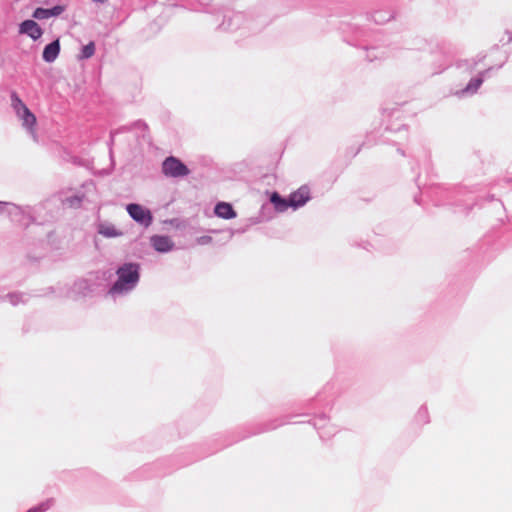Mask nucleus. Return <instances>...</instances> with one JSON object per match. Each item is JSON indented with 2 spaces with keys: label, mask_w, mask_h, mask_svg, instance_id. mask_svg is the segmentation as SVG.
I'll use <instances>...</instances> for the list:
<instances>
[{
  "label": "nucleus",
  "mask_w": 512,
  "mask_h": 512,
  "mask_svg": "<svg viewBox=\"0 0 512 512\" xmlns=\"http://www.w3.org/2000/svg\"><path fill=\"white\" fill-rule=\"evenodd\" d=\"M116 280L109 285L106 297L117 300L130 295L138 286L141 278V265L138 262H124L115 269Z\"/></svg>",
  "instance_id": "obj_1"
},
{
  "label": "nucleus",
  "mask_w": 512,
  "mask_h": 512,
  "mask_svg": "<svg viewBox=\"0 0 512 512\" xmlns=\"http://www.w3.org/2000/svg\"><path fill=\"white\" fill-rule=\"evenodd\" d=\"M109 270H97L88 273L85 277L74 281L71 292L82 298L94 297L102 293L106 294L111 278Z\"/></svg>",
  "instance_id": "obj_2"
},
{
  "label": "nucleus",
  "mask_w": 512,
  "mask_h": 512,
  "mask_svg": "<svg viewBox=\"0 0 512 512\" xmlns=\"http://www.w3.org/2000/svg\"><path fill=\"white\" fill-rule=\"evenodd\" d=\"M439 190V194L441 195V199L438 201V205L440 204H452L458 207L463 208L465 213H468L474 205L478 204L480 196L476 195L479 191L478 186H473L468 189L466 187H460L453 191L437 188Z\"/></svg>",
  "instance_id": "obj_3"
},
{
  "label": "nucleus",
  "mask_w": 512,
  "mask_h": 512,
  "mask_svg": "<svg viewBox=\"0 0 512 512\" xmlns=\"http://www.w3.org/2000/svg\"><path fill=\"white\" fill-rule=\"evenodd\" d=\"M11 107L18 120L21 121L22 127L27 131V133L33 138L34 141H37L38 136L35 129L37 124L36 116L19 98L16 92L11 93Z\"/></svg>",
  "instance_id": "obj_4"
},
{
  "label": "nucleus",
  "mask_w": 512,
  "mask_h": 512,
  "mask_svg": "<svg viewBox=\"0 0 512 512\" xmlns=\"http://www.w3.org/2000/svg\"><path fill=\"white\" fill-rule=\"evenodd\" d=\"M43 208L44 204H40L33 209L29 208L28 211H24L15 204L2 201V217L7 216L11 222L22 227H28L36 220L33 214H39Z\"/></svg>",
  "instance_id": "obj_5"
},
{
  "label": "nucleus",
  "mask_w": 512,
  "mask_h": 512,
  "mask_svg": "<svg viewBox=\"0 0 512 512\" xmlns=\"http://www.w3.org/2000/svg\"><path fill=\"white\" fill-rule=\"evenodd\" d=\"M162 172L165 176L180 178L190 174V170L179 158L169 156L162 162Z\"/></svg>",
  "instance_id": "obj_6"
},
{
  "label": "nucleus",
  "mask_w": 512,
  "mask_h": 512,
  "mask_svg": "<svg viewBox=\"0 0 512 512\" xmlns=\"http://www.w3.org/2000/svg\"><path fill=\"white\" fill-rule=\"evenodd\" d=\"M129 216L143 227H149L153 222V216L149 209L137 203H130L126 206Z\"/></svg>",
  "instance_id": "obj_7"
},
{
  "label": "nucleus",
  "mask_w": 512,
  "mask_h": 512,
  "mask_svg": "<svg viewBox=\"0 0 512 512\" xmlns=\"http://www.w3.org/2000/svg\"><path fill=\"white\" fill-rule=\"evenodd\" d=\"M493 67H489L488 69H485L481 71L478 76L471 78L470 81L467 83V85L457 92L458 96H465V95H473L475 94L478 89L483 84L485 78L489 75V73L493 70Z\"/></svg>",
  "instance_id": "obj_8"
},
{
  "label": "nucleus",
  "mask_w": 512,
  "mask_h": 512,
  "mask_svg": "<svg viewBox=\"0 0 512 512\" xmlns=\"http://www.w3.org/2000/svg\"><path fill=\"white\" fill-rule=\"evenodd\" d=\"M310 189L303 185L298 190L292 192L289 196V203L294 210L303 207L310 200Z\"/></svg>",
  "instance_id": "obj_9"
},
{
  "label": "nucleus",
  "mask_w": 512,
  "mask_h": 512,
  "mask_svg": "<svg viewBox=\"0 0 512 512\" xmlns=\"http://www.w3.org/2000/svg\"><path fill=\"white\" fill-rule=\"evenodd\" d=\"M19 33L27 35L28 37L36 41L43 35V29L36 21L32 19H27L20 23Z\"/></svg>",
  "instance_id": "obj_10"
},
{
  "label": "nucleus",
  "mask_w": 512,
  "mask_h": 512,
  "mask_svg": "<svg viewBox=\"0 0 512 512\" xmlns=\"http://www.w3.org/2000/svg\"><path fill=\"white\" fill-rule=\"evenodd\" d=\"M313 425L318 430L319 436L322 439H328L337 432L336 428L328 423L324 414L315 418Z\"/></svg>",
  "instance_id": "obj_11"
},
{
  "label": "nucleus",
  "mask_w": 512,
  "mask_h": 512,
  "mask_svg": "<svg viewBox=\"0 0 512 512\" xmlns=\"http://www.w3.org/2000/svg\"><path fill=\"white\" fill-rule=\"evenodd\" d=\"M96 231L104 238H117L123 235L121 230H118L112 223L108 221H98L96 223Z\"/></svg>",
  "instance_id": "obj_12"
},
{
  "label": "nucleus",
  "mask_w": 512,
  "mask_h": 512,
  "mask_svg": "<svg viewBox=\"0 0 512 512\" xmlns=\"http://www.w3.org/2000/svg\"><path fill=\"white\" fill-rule=\"evenodd\" d=\"M65 11L63 5H55L51 8L38 7L33 11V18L38 20L48 19L51 17H57Z\"/></svg>",
  "instance_id": "obj_13"
},
{
  "label": "nucleus",
  "mask_w": 512,
  "mask_h": 512,
  "mask_svg": "<svg viewBox=\"0 0 512 512\" xmlns=\"http://www.w3.org/2000/svg\"><path fill=\"white\" fill-rule=\"evenodd\" d=\"M151 244L153 248L160 253H167L174 248L173 241L164 235H154L151 237Z\"/></svg>",
  "instance_id": "obj_14"
},
{
  "label": "nucleus",
  "mask_w": 512,
  "mask_h": 512,
  "mask_svg": "<svg viewBox=\"0 0 512 512\" xmlns=\"http://www.w3.org/2000/svg\"><path fill=\"white\" fill-rule=\"evenodd\" d=\"M214 214L222 219L230 220L237 216L233 205L229 202L220 201L214 206Z\"/></svg>",
  "instance_id": "obj_15"
},
{
  "label": "nucleus",
  "mask_w": 512,
  "mask_h": 512,
  "mask_svg": "<svg viewBox=\"0 0 512 512\" xmlns=\"http://www.w3.org/2000/svg\"><path fill=\"white\" fill-rule=\"evenodd\" d=\"M60 53V41L55 39L48 43L42 52V59L47 63L54 62Z\"/></svg>",
  "instance_id": "obj_16"
},
{
  "label": "nucleus",
  "mask_w": 512,
  "mask_h": 512,
  "mask_svg": "<svg viewBox=\"0 0 512 512\" xmlns=\"http://www.w3.org/2000/svg\"><path fill=\"white\" fill-rule=\"evenodd\" d=\"M269 200L277 212H285L288 208H291L288 197H283L277 191L270 194Z\"/></svg>",
  "instance_id": "obj_17"
},
{
  "label": "nucleus",
  "mask_w": 512,
  "mask_h": 512,
  "mask_svg": "<svg viewBox=\"0 0 512 512\" xmlns=\"http://www.w3.org/2000/svg\"><path fill=\"white\" fill-rule=\"evenodd\" d=\"M485 58H486L485 54L479 53L474 58L459 61L457 64V67L465 68L466 70L473 71L479 63L484 61Z\"/></svg>",
  "instance_id": "obj_18"
},
{
  "label": "nucleus",
  "mask_w": 512,
  "mask_h": 512,
  "mask_svg": "<svg viewBox=\"0 0 512 512\" xmlns=\"http://www.w3.org/2000/svg\"><path fill=\"white\" fill-rule=\"evenodd\" d=\"M243 15L242 13H234L231 17H224V21L221 24V27L226 30H232L238 28L239 23L242 21Z\"/></svg>",
  "instance_id": "obj_19"
},
{
  "label": "nucleus",
  "mask_w": 512,
  "mask_h": 512,
  "mask_svg": "<svg viewBox=\"0 0 512 512\" xmlns=\"http://www.w3.org/2000/svg\"><path fill=\"white\" fill-rule=\"evenodd\" d=\"M394 18V14L386 10H378L372 14V19L376 24H385Z\"/></svg>",
  "instance_id": "obj_20"
},
{
  "label": "nucleus",
  "mask_w": 512,
  "mask_h": 512,
  "mask_svg": "<svg viewBox=\"0 0 512 512\" xmlns=\"http://www.w3.org/2000/svg\"><path fill=\"white\" fill-rule=\"evenodd\" d=\"M385 131L388 133L397 134L398 139H404L407 136V127L403 123H398L396 125H387L385 127Z\"/></svg>",
  "instance_id": "obj_21"
},
{
  "label": "nucleus",
  "mask_w": 512,
  "mask_h": 512,
  "mask_svg": "<svg viewBox=\"0 0 512 512\" xmlns=\"http://www.w3.org/2000/svg\"><path fill=\"white\" fill-rule=\"evenodd\" d=\"M415 422L419 425H425L430 422V415L426 405H422L418 409L415 415Z\"/></svg>",
  "instance_id": "obj_22"
},
{
  "label": "nucleus",
  "mask_w": 512,
  "mask_h": 512,
  "mask_svg": "<svg viewBox=\"0 0 512 512\" xmlns=\"http://www.w3.org/2000/svg\"><path fill=\"white\" fill-rule=\"evenodd\" d=\"M95 49V43L93 41H90L88 44L82 47L79 59L84 60L91 58L95 53Z\"/></svg>",
  "instance_id": "obj_23"
},
{
  "label": "nucleus",
  "mask_w": 512,
  "mask_h": 512,
  "mask_svg": "<svg viewBox=\"0 0 512 512\" xmlns=\"http://www.w3.org/2000/svg\"><path fill=\"white\" fill-rule=\"evenodd\" d=\"M83 198L84 196L81 195H73V196H69V197H66L65 200H64V204L70 208H79L82 201H83Z\"/></svg>",
  "instance_id": "obj_24"
},
{
  "label": "nucleus",
  "mask_w": 512,
  "mask_h": 512,
  "mask_svg": "<svg viewBox=\"0 0 512 512\" xmlns=\"http://www.w3.org/2000/svg\"><path fill=\"white\" fill-rule=\"evenodd\" d=\"M285 423H287V421H285V420H281V421L275 420V421H273L271 423L263 425L262 427H260L256 431L252 432V434H257V433H262V432L270 431V430L276 429L277 427H279V426H281V425H283Z\"/></svg>",
  "instance_id": "obj_25"
},
{
  "label": "nucleus",
  "mask_w": 512,
  "mask_h": 512,
  "mask_svg": "<svg viewBox=\"0 0 512 512\" xmlns=\"http://www.w3.org/2000/svg\"><path fill=\"white\" fill-rule=\"evenodd\" d=\"M132 131V127H130V125H125V126H121L115 130H112L110 132V140H109V143L108 145L111 147L114 143V138L117 134L119 133H126V132H130Z\"/></svg>",
  "instance_id": "obj_26"
},
{
  "label": "nucleus",
  "mask_w": 512,
  "mask_h": 512,
  "mask_svg": "<svg viewBox=\"0 0 512 512\" xmlns=\"http://www.w3.org/2000/svg\"><path fill=\"white\" fill-rule=\"evenodd\" d=\"M24 295L21 293H8L5 298L9 300L11 305L15 306L20 302H24L23 300Z\"/></svg>",
  "instance_id": "obj_27"
},
{
  "label": "nucleus",
  "mask_w": 512,
  "mask_h": 512,
  "mask_svg": "<svg viewBox=\"0 0 512 512\" xmlns=\"http://www.w3.org/2000/svg\"><path fill=\"white\" fill-rule=\"evenodd\" d=\"M450 63H451V58L447 55H444L443 56V61L441 62L440 66L438 67V69H436L434 71V73L438 74V73H441L442 71H444L447 67L450 66Z\"/></svg>",
  "instance_id": "obj_28"
},
{
  "label": "nucleus",
  "mask_w": 512,
  "mask_h": 512,
  "mask_svg": "<svg viewBox=\"0 0 512 512\" xmlns=\"http://www.w3.org/2000/svg\"><path fill=\"white\" fill-rule=\"evenodd\" d=\"M49 509L48 502L40 503L39 505L30 508L27 512H45Z\"/></svg>",
  "instance_id": "obj_29"
},
{
  "label": "nucleus",
  "mask_w": 512,
  "mask_h": 512,
  "mask_svg": "<svg viewBox=\"0 0 512 512\" xmlns=\"http://www.w3.org/2000/svg\"><path fill=\"white\" fill-rule=\"evenodd\" d=\"M130 127H132V130L134 129H141V130H147L148 126L143 120H136L133 123L130 124Z\"/></svg>",
  "instance_id": "obj_30"
},
{
  "label": "nucleus",
  "mask_w": 512,
  "mask_h": 512,
  "mask_svg": "<svg viewBox=\"0 0 512 512\" xmlns=\"http://www.w3.org/2000/svg\"><path fill=\"white\" fill-rule=\"evenodd\" d=\"M499 184H501V185H504V184H505V185H510V184H512V178H511V177H505V178H503V179L499 182Z\"/></svg>",
  "instance_id": "obj_31"
},
{
  "label": "nucleus",
  "mask_w": 512,
  "mask_h": 512,
  "mask_svg": "<svg viewBox=\"0 0 512 512\" xmlns=\"http://www.w3.org/2000/svg\"><path fill=\"white\" fill-rule=\"evenodd\" d=\"M505 34L508 36V40L506 41V43L512 42V32L506 31Z\"/></svg>",
  "instance_id": "obj_32"
},
{
  "label": "nucleus",
  "mask_w": 512,
  "mask_h": 512,
  "mask_svg": "<svg viewBox=\"0 0 512 512\" xmlns=\"http://www.w3.org/2000/svg\"><path fill=\"white\" fill-rule=\"evenodd\" d=\"M210 239H211L210 237H207V238H204V237H203V238H201V243H202V244H203V243H206V242H207V240H210Z\"/></svg>",
  "instance_id": "obj_33"
},
{
  "label": "nucleus",
  "mask_w": 512,
  "mask_h": 512,
  "mask_svg": "<svg viewBox=\"0 0 512 512\" xmlns=\"http://www.w3.org/2000/svg\"><path fill=\"white\" fill-rule=\"evenodd\" d=\"M362 33H363V30L357 29V34L362 35Z\"/></svg>",
  "instance_id": "obj_34"
},
{
  "label": "nucleus",
  "mask_w": 512,
  "mask_h": 512,
  "mask_svg": "<svg viewBox=\"0 0 512 512\" xmlns=\"http://www.w3.org/2000/svg\"><path fill=\"white\" fill-rule=\"evenodd\" d=\"M398 152H400V153H401V155H403V156H404V152H403L401 149H398Z\"/></svg>",
  "instance_id": "obj_35"
},
{
  "label": "nucleus",
  "mask_w": 512,
  "mask_h": 512,
  "mask_svg": "<svg viewBox=\"0 0 512 512\" xmlns=\"http://www.w3.org/2000/svg\"><path fill=\"white\" fill-rule=\"evenodd\" d=\"M394 113H399V110H396V111H394V112L390 113L389 115H392V114H394Z\"/></svg>",
  "instance_id": "obj_36"
}]
</instances>
